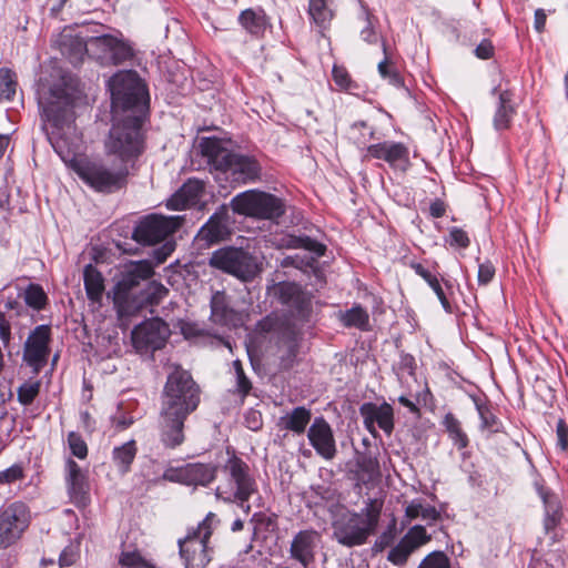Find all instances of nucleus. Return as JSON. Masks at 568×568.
<instances>
[{
  "instance_id": "79ce46f5",
  "label": "nucleus",
  "mask_w": 568,
  "mask_h": 568,
  "mask_svg": "<svg viewBox=\"0 0 568 568\" xmlns=\"http://www.w3.org/2000/svg\"><path fill=\"white\" fill-rule=\"evenodd\" d=\"M90 486L80 474L79 466L73 462V505L79 509H84L90 504Z\"/></svg>"
},
{
  "instance_id": "c9c22d12",
  "label": "nucleus",
  "mask_w": 568,
  "mask_h": 568,
  "mask_svg": "<svg viewBox=\"0 0 568 568\" xmlns=\"http://www.w3.org/2000/svg\"><path fill=\"white\" fill-rule=\"evenodd\" d=\"M440 424L458 450H463L469 446L470 440L468 435L463 429L460 420L452 412L444 415Z\"/></svg>"
},
{
  "instance_id": "f3484780",
  "label": "nucleus",
  "mask_w": 568,
  "mask_h": 568,
  "mask_svg": "<svg viewBox=\"0 0 568 568\" xmlns=\"http://www.w3.org/2000/svg\"><path fill=\"white\" fill-rule=\"evenodd\" d=\"M170 335L168 324L159 318H151L139 324L132 331V344L141 353H153L165 346Z\"/></svg>"
},
{
  "instance_id": "5701e85b",
  "label": "nucleus",
  "mask_w": 568,
  "mask_h": 568,
  "mask_svg": "<svg viewBox=\"0 0 568 568\" xmlns=\"http://www.w3.org/2000/svg\"><path fill=\"white\" fill-rule=\"evenodd\" d=\"M199 150L211 172L226 174L227 165L234 153L226 146V141L216 136H203L199 142Z\"/></svg>"
},
{
  "instance_id": "72a5a7b5",
  "label": "nucleus",
  "mask_w": 568,
  "mask_h": 568,
  "mask_svg": "<svg viewBox=\"0 0 568 568\" xmlns=\"http://www.w3.org/2000/svg\"><path fill=\"white\" fill-rule=\"evenodd\" d=\"M237 21L247 33L255 38L263 37L268 24L265 10L261 7L241 11Z\"/></svg>"
},
{
  "instance_id": "ea45409f",
  "label": "nucleus",
  "mask_w": 568,
  "mask_h": 568,
  "mask_svg": "<svg viewBox=\"0 0 568 568\" xmlns=\"http://www.w3.org/2000/svg\"><path fill=\"white\" fill-rule=\"evenodd\" d=\"M332 0H310L308 14L314 23L325 30L331 26L334 11L331 8Z\"/></svg>"
},
{
  "instance_id": "0e129e2a",
  "label": "nucleus",
  "mask_w": 568,
  "mask_h": 568,
  "mask_svg": "<svg viewBox=\"0 0 568 568\" xmlns=\"http://www.w3.org/2000/svg\"><path fill=\"white\" fill-rule=\"evenodd\" d=\"M23 477V470L20 466L13 465L6 470L0 471V484H11Z\"/></svg>"
},
{
  "instance_id": "bb28decb",
  "label": "nucleus",
  "mask_w": 568,
  "mask_h": 568,
  "mask_svg": "<svg viewBox=\"0 0 568 568\" xmlns=\"http://www.w3.org/2000/svg\"><path fill=\"white\" fill-rule=\"evenodd\" d=\"M226 173L234 182L248 184L261 179L262 166L255 156L234 152Z\"/></svg>"
},
{
  "instance_id": "a18cd8bd",
  "label": "nucleus",
  "mask_w": 568,
  "mask_h": 568,
  "mask_svg": "<svg viewBox=\"0 0 568 568\" xmlns=\"http://www.w3.org/2000/svg\"><path fill=\"white\" fill-rule=\"evenodd\" d=\"M332 78L339 91L356 94L361 89L359 84L352 79L349 72L343 65L334 64L332 69Z\"/></svg>"
},
{
  "instance_id": "09e8293b",
  "label": "nucleus",
  "mask_w": 568,
  "mask_h": 568,
  "mask_svg": "<svg viewBox=\"0 0 568 568\" xmlns=\"http://www.w3.org/2000/svg\"><path fill=\"white\" fill-rule=\"evenodd\" d=\"M17 81L9 69H0V99L11 101L16 95Z\"/></svg>"
},
{
  "instance_id": "2eb2a0df",
  "label": "nucleus",
  "mask_w": 568,
  "mask_h": 568,
  "mask_svg": "<svg viewBox=\"0 0 568 568\" xmlns=\"http://www.w3.org/2000/svg\"><path fill=\"white\" fill-rule=\"evenodd\" d=\"M254 333L262 337L268 334H275L278 342L283 343L287 348L286 358L293 362L300 349V332L296 325L288 318L282 317L276 313H271L260 320L254 328Z\"/></svg>"
},
{
  "instance_id": "7ed1b4c3",
  "label": "nucleus",
  "mask_w": 568,
  "mask_h": 568,
  "mask_svg": "<svg viewBox=\"0 0 568 568\" xmlns=\"http://www.w3.org/2000/svg\"><path fill=\"white\" fill-rule=\"evenodd\" d=\"M112 116L148 119L149 92L136 71H119L109 80Z\"/></svg>"
},
{
  "instance_id": "393cba45",
  "label": "nucleus",
  "mask_w": 568,
  "mask_h": 568,
  "mask_svg": "<svg viewBox=\"0 0 568 568\" xmlns=\"http://www.w3.org/2000/svg\"><path fill=\"white\" fill-rule=\"evenodd\" d=\"M187 417L178 412L160 409V440L165 448L175 449L184 443V423Z\"/></svg>"
},
{
  "instance_id": "423d86ee",
  "label": "nucleus",
  "mask_w": 568,
  "mask_h": 568,
  "mask_svg": "<svg viewBox=\"0 0 568 568\" xmlns=\"http://www.w3.org/2000/svg\"><path fill=\"white\" fill-rule=\"evenodd\" d=\"M230 457L223 466L226 483L219 485L215 495L225 503H236L244 507L251 497L258 491L257 483L246 462L239 457L235 450H226Z\"/></svg>"
},
{
  "instance_id": "8fccbe9b",
  "label": "nucleus",
  "mask_w": 568,
  "mask_h": 568,
  "mask_svg": "<svg viewBox=\"0 0 568 568\" xmlns=\"http://www.w3.org/2000/svg\"><path fill=\"white\" fill-rule=\"evenodd\" d=\"M417 568H452L449 557L442 550L429 552Z\"/></svg>"
},
{
  "instance_id": "052dcab7",
  "label": "nucleus",
  "mask_w": 568,
  "mask_h": 568,
  "mask_svg": "<svg viewBox=\"0 0 568 568\" xmlns=\"http://www.w3.org/2000/svg\"><path fill=\"white\" fill-rule=\"evenodd\" d=\"M244 424L248 429H251L253 432H257V430L262 429V427H263L262 413L256 409H252V408L248 409L246 412V414L244 415Z\"/></svg>"
},
{
  "instance_id": "aec40b11",
  "label": "nucleus",
  "mask_w": 568,
  "mask_h": 568,
  "mask_svg": "<svg viewBox=\"0 0 568 568\" xmlns=\"http://www.w3.org/2000/svg\"><path fill=\"white\" fill-rule=\"evenodd\" d=\"M430 540L432 536L427 532L426 528L422 525H415L388 551L387 560L394 566L402 567L407 564L412 554L422 546L427 545Z\"/></svg>"
},
{
  "instance_id": "4d7b16f0",
  "label": "nucleus",
  "mask_w": 568,
  "mask_h": 568,
  "mask_svg": "<svg viewBox=\"0 0 568 568\" xmlns=\"http://www.w3.org/2000/svg\"><path fill=\"white\" fill-rule=\"evenodd\" d=\"M496 275V267L490 261H485L478 265L477 281L481 286H487Z\"/></svg>"
},
{
  "instance_id": "6e6552de",
  "label": "nucleus",
  "mask_w": 568,
  "mask_h": 568,
  "mask_svg": "<svg viewBox=\"0 0 568 568\" xmlns=\"http://www.w3.org/2000/svg\"><path fill=\"white\" fill-rule=\"evenodd\" d=\"M82 52L103 67L121 65L134 58L133 47L112 34L92 37L88 41L73 36V58Z\"/></svg>"
},
{
  "instance_id": "9d476101",
  "label": "nucleus",
  "mask_w": 568,
  "mask_h": 568,
  "mask_svg": "<svg viewBox=\"0 0 568 568\" xmlns=\"http://www.w3.org/2000/svg\"><path fill=\"white\" fill-rule=\"evenodd\" d=\"M267 295L284 307L288 320L307 323L313 313L314 294L295 281H281L267 286Z\"/></svg>"
},
{
  "instance_id": "3c124183",
  "label": "nucleus",
  "mask_w": 568,
  "mask_h": 568,
  "mask_svg": "<svg viewBox=\"0 0 568 568\" xmlns=\"http://www.w3.org/2000/svg\"><path fill=\"white\" fill-rule=\"evenodd\" d=\"M356 466L361 473L367 475V480L373 479L379 473L377 458L367 454H361L356 458Z\"/></svg>"
},
{
  "instance_id": "603ef678",
  "label": "nucleus",
  "mask_w": 568,
  "mask_h": 568,
  "mask_svg": "<svg viewBox=\"0 0 568 568\" xmlns=\"http://www.w3.org/2000/svg\"><path fill=\"white\" fill-rule=\"evenodd\" d=\"M445 241L454 248L466 250L470 246V237L468 233L464 229L457 226L449 229Z\"/></svg>"
},
{
  "instance_id": "dca6fc26",
  "label": "nucleus",
  "mask_w": 568,
  "mask_h": 568,
  "mask_svg": "<svg viewBox=\"0 0 568 568\" xmlns=\"http://www.w3.org/2000/svg\"><path fill=\"white\" fill-rule=\"evenodd\" d=\"M230 203L220 205L195 235L200 248H210L230 241L233 235V221L230 215Z\"/></svg>"
},
{
  "instance_id": "2f4dec72",
  "label": "nucleus",
  "mask_w": 568,
  "mask_h": 568,
  "mask_svg": "<svg viewBox=\"0 0 568 568\" xmlns=\"http://www.w3.org/2000/svg\"><path fill=\"white\" fill-rule=\"evenodd\" d=\"M314 531L302 530L292 540L291 557L307 568L314 561Z\"/></svg>"
},
{
  "instance_id": "412c9836",
  "label": "nucleus",
  "mask_w": 568,
  "mask_h": 568,
  "mask_svg": "<svg viewBox=\"0 0 568 568\" xmlns=\"http://www.w3.org/2000/svg\"><path fill=\"white\" fill-rule=\"evenodd\" d=\"M359 415L366 430L376 438L378 432L376 425L386 434L390 435L394 430V408L387 402L377 405L373 402L363 403L359 406Z\"/></svg>"
},
{
  "instance_id": "4be33fe9",
  "label": "nucleus",
  "mask_w": 568,
  "mask_h": 568,
  "mask_svg": "<svg viewBox=\"0 0 568 568\" xmlns=\"http://www.w3.org/2000/svg\"><path fill=\"white\" fill-rule=\"evenodd\" d=\"M307 438L316 454L325 460H332L337 455L336 440L333 429L324 417H316L307 429Z\"/></svg>"
},
{
  "instance_id": "4c0bfd02",
  "label": "nucleus",
  "mask_w": 568,
  "mask_h": 568,
  "mask_svg": "<svg viewBox=\"0 0 568 568\" xmlns=\"http://www.w3.org/2000/svg\"><path fill=\"white\" fill-rule=\"evenodd\" d=\"M138 454V446L134 439H131L121 446H115L112 450V460L121 474H128Z\"/></svg>"
},
{
  "instance_id": "39448f33",
  "label": "nucleus",
  "mask_w": 568,
  "mask_h": 568,
  "mask_svg": "<svg viewBox=\"0 0 568 568\" xmlns=\"http://www.w3.org/2000/svg\"><path fill=\"white\" fill-rule=\"evenodd\" d=\"M146 119L138 116H112V126L105 141L108 154L118 156L126 164L138 159L145 149L143 124Z\"/></svg>"
},
{
  "instance_id": "473e14b6",
  "label": "nucleus",
  "mask_w": 568,
  "mask_h": 568,
  "mask_svg": "<svg viewBox=\"0 0 568 568\" xmlns=\"http://www.w3.org/2000/svg\"><path fill=\"white\" fill-rule=\"evenodd\" d=\"M311 420V409L306 408L305 406H297L278 418L277 427L281 430H287L296 435H302L305 433Z\"/></svg>"
},
{
  "instance_id": "c03bdc74",
  "label": "nucleus",
  "mask_w": 568,
  "mask_h": 568,
  "mask_svg": "<svg viewBox=\"0 0 568 568\" xmlns=\"http://www.w3.org/2000/svg\"><path fill=\"white\" fill-rule=\"evenodd\" d=\"M383 51L385 53V58L377 65L379 75L384 80H387L388 83L395 88L404 87V80L400 73L398 72L396 65L387 57V45L385 42H383Z\"/></svg>"
},
{
  "instance_id": "de8ad7c7",
  "label": "nucleus",
  "mask_w": 568,
  "mask_h": 568,
  "mask_svg": "<svg viewBox=\"0 0 568 568\" xmlns=\"http://www.w3.org/2000/svg\"><path fill=\"white\" fill-rule=\"evenodd\" d=\"M352 139L358 148H363L374 139L375 130L365 121H357L351 126Z\"/></svg>"
},
{
  "instance_id": "5fc2aeb1",
  "label": "nucleus",
  "mask_w": 568,
  "mask_h": 568,
  "mask_svg": "<svg viewBox=\"0 0 568 568\" xmlns=\"http://www.w3.org/2000/svg\"><path fill=\"white\" fill-rule=\"evenodd\" d=\"M45 300L44 292L37 285H30L26 291V302L34 308H41L45 304Z\"/></svg>"
},
{
  "instance_id": "58836bf2",
  "label": "nucleus",
  "mask_w": 568,
  "mask_h": 568,
  "mask_svg": "<svg viewBox=\"0 0 568 568\" xmlns=\"http://www.w3.org/2000/svg\"><path fill=\"white\" fill-rule=\"evenodd\" d=\"M83 280L88 298L93 303H99L104 292L102 274L94 266L89 264L84 268Z\"/></svg>"
},
{
  "instance_id": "680f3d73",
  "label": "nucleus",
  "mask_w": 568,
  "mask_h": 568,
  "mask_svg": "<svg viewBox=\"0 0 568 568\" xmlns=\"http://www.w3.org/2000/svg\"><path fill=\"white\" fill-rule=\"evenodd\" d=\"M395 525L396 520L393 519L392 524L387 527V529L384 532H382V535L378 537V539L375 542L376 550H383L393 544L395 538Z\"/></svg>"
},
{
  "instance_id": "7c9ffc66",
  "label": "nucleus",
  "mask_w": 568,
  "mask_h": 568,
  "mask_svg": "<svg viewBox=\"0 0 568 568\" xmlns=\"http://www.w3.org/2000/svg\"><path fill=\"white\" fill-rule=\"evenodd\" d=\"M535 487L545 506V530L547 534L554 532L552 539H555L557 536L555 530L560 524L562 517L560 501L558 497L544 484L536 481Z\"/></svg>"
},
{
  "instance_id": "338daca9",
  "label": "nucleus",
  "mask_w": 568,
  "mask_h": 568,
  "mask_svg": "<svg viewBox=\"0 0 568 568\" xmlns=\"http://www.w3.org/2000/svg\"><path fill=\"white\" fill-rule=\"evenodd\" d=\"M398 367L402 372H406L409 375H414L416 369L415 357L408 353H402Z\"/></svg>"
},
{
  "instance_id": "a878e982",
  "label": "nucleus",
  "mask_w": 568,
  "mask_h": 568,
  "mask_svg": "<svg viewBox=\"0 0 568 568\" xmlns=\"http://www.w3.org/2000/svg\"><path fill=\"white\" fill-rule=\"evenodd\" d=\"M493 95H497L498 101L493 116V126L497 131L509 130L514 118L517 115V103L515 101V91L500 84L491 90Z\"/></svg>"
},
{
  "instance_id": "f03ea898",
  "label": "nucleus",
  "mask_w": 568,
  "mask_h": 568,
  "mask_svg": "<svg viewBox=\"0 0 568 568\" xmlns=\"http://www.w3.org/2000/svg\"><path fill=\"white\" fill-rule=\"evenodd\" d=\"M153 274V266L148 261L134 263L122 273L112 292L108 293L119 317L135 315L148 306L159 305L166 297L169 290L160 282L152 281L141 287V282Z\"/></svg>"
},
{
  "instance_id": "0eeeda50",
  "label": "nucleus",
  "mask_w": 568,
  "mask_h": 568,
  "mask_svg": "<svg viewBox=\"0 0 568 568\" xmlns=\"http://www.w3.org/2000/svg\"><path fill=\"white\" fill-rule=\"evenodd\" d=\"M200 402L201 389L191 373L175 367L166 378L161 397V408L189 416L196 410Z\"/></svg>"
},
{
  "instance_id": "a211bd4d",
  "label": "nucleus",
  "mask_w": 568,
  "mask_h": 568,
  "mask_svg": "<svg viewBox=\"0 0 568 568\" xmlns=\"http://www.w3.org/2000/svg\"><path fill=\"white\" fill-rule=\"evenodd\" d=\"M30 523L29 508L23 503H13L0 514V549L14 544Z\"/></svg>"
},
{
  "instance_id": "ddd939ff",
  "label": "nucleus",
  "mask_w": 568,
  "mask_h": 568,
  "mask_svg": "<svg viewBox=\"0 0 568 568\" xmlns=\"http://www.w3.org/2000/svg\"><path fill=\"white\" fill-rule=\"evenodd\" d=\"M214 513H209L195 529L179 539L180 556L186 568H205L211 561L209 541L213 534Z\"/></svg>"
},
{
  "instance_id": "1a4fd4ad",
  "label": "nucleus",
  "mask_w": 568,
  "mask_h": 568,
  "mask_svg": "<svg viewBox=\"0 0 568 568\" xmlns=\"http://www.w3.org/2000/svg\"><path fill=\"white\" fill-rule=\"evenodd\" d=\"M233 213L262 221L277 222L286 213L282 197L258 189L246 190L230 201Z\"/></svg>"
},
{
  "instance_id": "e433bc0d",
  "label": "nucleus",
  "mask_w": 568,
  "mask_h": 568,
  "mask_svg": "<svg viewBox=\"0 0 568 568\" xmlns=\"http://www.w3.org/2000/svg\"><path fill=\"white\" fill-rule=\"evenodd\" d=\"M474 404L480 419V429L489 434L504 433V424L493 412L491 406L478 397H474Z\"/></svg>"
},
{
  "instance_id": "6ab92c4d",
  "label": "nucleus",
  "mask_w": 568,
  "mask_h": 568,
  "mask_svg": "<svg viewBox=\"0 0 568 568\" xmlns=\"http://www.w3.org/2000/svg\"><path fill=\"white\" fill-rule=\"evenodd\" d=\"M364 159L385 161L390 169L406 173L410 166L409 148L403 142L383 141L366 148Z\"/></svg>"
},
{
  "instance_id": "e2e57ef3",
  "label": "nucleus",
  "mask_w": 568,
  "mask_h": 568,
  "mask_svg": "<svg viewBox=\"0 0 568 568\" xmlns=\"http://www.w3.org/2000/svg\"><path fill=\"white\" fill-rule=\"evenodd\" d=\"M474 54L480 60H489L495 55V47L489 39H483L475 48Z\"/></svg>"
},
{
  "instance_id": "6e6d98bb",
  "label": "nucleus",
  "mask_w": 568,
  "mask_h": 568,
  "mask_svg": "<svg viewBox=\"0 0 568 568\" xmlns=\"http://www.w3.org/2000/svg\"><path fill=\"white\" fill-rule=\"evenodd\" d=\"M556 447L560 453L568 452V424L559 418L556 425Z\"/></svg>"
},
{
  "instance_id": "37998d69",
  "label": "nucleus",
  "mask_w": 568,
  "mask_h": 568,
  "mask_svg": "<svg viewBox=\"0 0 568 568\" xmlns=\"http://www.w3.org/2000/svg\"><path fill=\"white\" fill-rule=\"evenodd\" d=\"M358 19L363 23L359 32L361 39L367 44H376L381 39L376 31L377 19L366 8L361 11Z\"/></svg>"
},
{
  "instance_id": "864d4df0",
  "label": "nucleus",
  "mask_w": 568,
  "mask_h": 568,
  "mask_svg": "<svg viewBox=\"0 0 568 568\" xmlns=\"http://www.w3.org/2000/svg\"><path fill=\"white\" fill-rule=\"evenodd\" d=\"M40 389L39 382H26L18 388V400L22 405H30L38 396Z\"/></svg>"
},
{
  "instance_id": "774afa93",
  "label": "nucleus",
  "mask_w": 568,
  "mask_h": 568,
  "mask_svg": "<svg viewBox=\"0 0 568 568\" xmlns=\"http://www.w3.org/2000/svg\"><path fill=\"white\" fill-rule=\"evenodd\" d=\"M424 505L419 499L412 500L405 509V517L408 520H414L422 517Z\"/></svg>"
},
{
  "instance_id": "13d9d810",
  "label": "nucleus",
  "mask_w": 568,
  "mask_h": 568,
  "mask_svg": "<svg viewBox=\"0 0 568 568\" xmlns=\"http://www.w3.org/2000/svg\"><path fill=\"white\" fill-rule=\"evenodd\" d=\"M235 389L234 394L240 396L241 404H244L246 397L251 394L253 389V384L251 379L246 376V374L235 377Z\"/></svg>"
},
{
  "instance_id": "9b49d317",
  "label": "nucleus",
  "mask_w": 568,
  "mask_h": 568,
  "mask_svg": "<svg viewBox=\"0 0 568 568\" xmlns=\"http://www.w3.org/2000/svg\"><path fill=\"white\" fill-rule=\"evenodd\" d=\"M209 265L242 282H251L261 272L257 258L248 251L236 246L215 250L209 257Z\"/></svg>"
},
{
  "instance_id": "cd10ccee",
  "label": "nucleus",
  "mask_w": 568,
  "mask_h": 568,
  "mask_svg": "<svg viewBox=\"0 0 568 568\" xmlns=\"http://www.w3.org/2000/svg\"><path fill=\"white\" fill-rule=\"evenodd\" d=\"M211 318L221 326L237 328L243 325V314L234 310L224 292H216L211 298Z\"/></svg>"
},
{
  "instance_id": "b1692460",
  "label": "nucleus",
  "mask_w": 568,
  "mask_h": 568,
  "mask_svg": "<svg viewBox=\"0 0 568 568\" xmlns=\"http://www.w3.org/2000/svg\"><path fill=\"white\" fill-rule=\"evenodd\" d=\"M49 338L50 327L40 325L34 328L26 342L23 359L34 373H38L47 363Z\"/></svg>"
},
{
  "instance_id": "c85d7f7f",
  "label": "nucleus",
  "mask_w": 568,
  "mask_h": 568,
  "mask_svg": "<svg viewBox=\"0 0 568 568\" xmlns=\"http://www.w3.org/2000/svg\"><path fill=\"white\" fill-rule=\"evenodd\" d=\"M409 266L418 276H420L428 284V286L437 296L444 311L448 314H453V305L444 290V287H446L447 290H452V284L449 283V281L444 280L437 271L429 270L423 263L412 262Z\"/></svg>"
},
{
  "instance_id": "bf43d9fd",
  "label": "nucleus",
  "mask_w": 568,
  "mask_h": 568,
  "mask_svg": "<svg viewBox=\"0 0 568 568\" xmlns=\"http://www.w3.org/2000/svg\"><path fill=\"white\" fill-rule=\"evenodd\" d=\"M54 45L61 51L63 55L71 54V29L65 27L62 32L53 41Z\"/></svg>"
},
{
  "instance_id": "20e7f679",
  "label": "nucleus",
  "mask_w": 568,
  "mask_h": 568,
  "mask_svg": "<svg viewBox=\"0 0 568 568\" xmlns=\"http://www.w3.org/2000/svg\"><path fill=\"white\" fill-rule=\"evenodd\" d=\"M383 500L368 499L362 513L346 511L332 524L333 538L342 546L352 548L366 544L378 526Z\"/></svg>"
},
{
  "instance_id": "f704fd0d",
  "label": "nucleus",
  "mask_w": 568,
  "mask_h": 568,
  "mask_svg": "<svg viewBox=\"0 0 568 568\" xmlns=\"http://www.w3.org/2000/svg\"><path fill=\"white\" fill-rule=\"evenodd\" d=\"M217 467L211 464L192 463L185 465L186 485L207 486L216 478Z\"/></svg>"
},
{
  "instance_id": "69168bd1",
  "label": "nucleus",
  "mask_w": 568,
  "mask_h": 568,
  "mask_svg": "<svg viewBox=\"0 0 568 568\" xmlns=\"http://www.w3.org/2000/svg\"><path fill=\"white\" fill-rule=\"evenodd\" d=\"M163 479L172 481V483H180L183 485H186V478H185V466L178 467V468H168L163 473Z\"/></svg>"
},
{
  "instance_id": "4468645a",
  "label": "nucleus",
  "mask_w": 568,
  "mask_h": 568,
  "mask_svg": "<svg viewBox=\"0 0 568 568\" xmlns=\"http://www.w3.org/2000/svg\"><path fill=\"white\" fill-rule=\"evenodd\" d=\"M184 223L182 216H164L152 213L134 227L132 239L142 245H154L175 233Z\"/></svg>"
},
{
  "instance_id": "f257e3e1",
  "label": "nucleus",
  "mask_w": 568,
  "mask_h": 568,
  "mask_svg": "<svg viewBox=\"0 0 568 568\" xmlns=\"http://www.w3.org/2000/svg\"><path fill=\"white\" fill-rule=\"evenodd\" d=\"M39 101L49 123L48 139L60 159L71 166V75L55 63L39 88Z\"/></svg>"
},
{
  "instance_id": "49530a36",
  "label": "nucleus",
  "mask_w": 568,
  "mask_h": 568,
  "mask_svg": "<svg viewBox=\"0 0 568 568\" xmlns=\"http://www.w3.org/2000/svg\"><path fill=\"white\" fill-rule=\"evenodd\" d=\"M290 246L293 248H304L312 253H315L317 257H321L326 252V245L307 236H292L290 240Z\"/></svg>"
},
{
  "instance_id": "f8f14e48",
  "label": "nucleus",
  "mask_w": 568,
  "mask_h": 568,
  "mask_svg": "<svg viewBox=\"0 0 568 568\" xmlns=\"http://www.w3.org/2000/svg\"><path fill=\"white\" fill-rule=\"evenodd\" d=\"M73 172L91 189L100 193H115L128 184L129 169L122 162L116 169L111 170L100 163H81L73 158Z\"/></svg>"
},
{
  "instance_id": "c756f323",
  "label": "nucleus",
  "mask_w": 568,
  "mask_h": 568,
  "mask_svg": "<svg viewBox=\"0 0 568 568\" xmlns=\"http://www.w3.org/2000/svg\"><path fill=\"white\" fill-rule=\"evenodd\" d=\"M205 189L204 182L189 179L166 202L169 210L182 211L199 203Z\"/></svg>"
},
{
  "instance_id": "a19ab883",
  "label": "nucleus",
  "mask_w": 568,
  "mask_h": 568,
  "mask_svg": "<svg viewBox=\"0 0 568 568\" xmlns=\"http://www.w3.org/2000/svg\"><path fill=\"white\" fill-rule=\"evenodd\" d=\"M338 317L344 327H355L363 332L369 329V315L361 305H354L352 308L339 313Z\"/></svg>"
}]
</instances>
